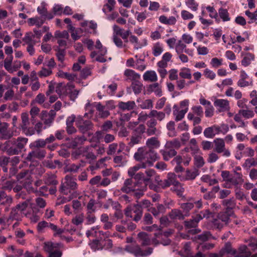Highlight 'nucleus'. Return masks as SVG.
I'll return each instance as SVG.
<instances>
[{
    "label": "nucleus",
    "mask_w": 257,
    "mask_h": 257,
    "mask_svg": "<svg viewBox=\"0 0 257 257\" xmlns=\"http://www.w3.org/2000/svg\"><path fill=\"white\" fill-rule=\"evenodd\" d=\"M181 146V142L178 139L167 141L164 148L160 150V153L162 155L164 161H168L177 155L176 150L179 149Z\"/></svg>",
    "instance_id": "1"
},
{
    "label": "nucleus",
    "mask_w": 257,
    "mask_h": 257,
    "mask_svg": "<svg viewBox=\"0 0 257 257\" xmlns=\"http://www.w3.org/2000/svg\"><path fill=\"white\" fill-rule=\"evenodd\" d=\"M124 250L133 254L136 257H145L150 255L153 252V249L148 247L145 250H143L139 245L131 244L126 245Z\"/></svg>",
    "instance_id": "2"
},
{
    "label": "nucleus",
    "mask_w": 257,
    "mask_h": 257,
    "mask_svg": "<svg viewBox=\"0 0 257 257\" xmlns=\"http://www.w3.org/2000/svg\"><path fill=\"white\" fill-rule=\"evenodd\" d=\"M124 214L126 216L133 218L134 221L138 222L141 220L142 217L143 210L139 204H134L126 208Z\"/></svg>",
    "instance_id": "3"
},
{
    "label": "nucleus",
    "mask_w": 257,
    "mask_h": 257,
    "mask_svg": "<svg viewBox=\"0 0 257 257\" xmlns=\"http://www.w3.org/2000/svg\"><path fill=\"white\" fill-rule=\"evenodd\" d=\"M77 188L76 179L67 175L65 177V181L62 183L60 188L61 193L67 195L70 193V190H74Z\"/></svg>",
    "instance_id": "4"
},
{
    "label": "nucleus",
    "mask_w": 257,
    "mask_h": 257,
    "mask_svg": "<svg viewBox=\"0 0 257 257\" xmlns=\"http://www.w3.org/2000/svg\"><path fill=\"white\" fill-rule=\"evenodd\" d=\"M76 125L79 131L82 134H85L92 130L93 124L90 120H85L83 116L79 115L76 117Z\"/></svg>",
    "instance_id": "5"
},
{
    "label": "nucleus",
    "mask_w": 257,
    "mask_h": 257,
    "mask_svg": "<svg viewBox=\"0 0 257 257\" xmlns=\"http://www.w3.org/2000/svg\"><path fill=\"white\" fill-rule=\"evenodd\" d=\"M31 149L32 151L28 154L25 158L26 162H33L36 159L42 160L45 157L46 151L44 149Z\"/></svg>",
    "instance_id": "6"
},
{
    "label": "nucleus",
    "mask_w": 257,
    "mask_h": 257,
    "mask_svg": "<svg viewBox=\"0 0 257 257\" xmlns=\"http://www.w3.org/2000/svg\"><path fill=\"white\" fill-rule=\"evenodd\" d=\"M8 123L0 121V140H9L14 136V132L8 129Z\"/></svg>",
    "instance_id": "7"
},
{
    "label": "nucleus",
    "mask_w": 257,
    "mask_h": 257,
    "mask_svg": "<svg viewBox=\"0 0 257 257\" xmlns=\"http://www.w3.org/2000/svg\"><path fill=\"white\" fill-rule=\"evenodd\" d=\"M161 184V188L166 189L171 185L173 187L179 185V182L177 180V176L174 173H169L167 176L166 179L163 180Z\"/></svg>",
    "instance_id": "8"
},
{
    "label": "nucleus",
    "mask_w": 257,
    "mask_h": 257,
    "mask_svg": "<svg viewBox=\"0 0 257 257\" xmlns=\"http://www.w3.org/2000/svg\"><path fill=\"white\" fill-rule=\"evenodd\" d=\"M139 185V182H135L133 181V178H128L124 181L123 186L120 190L125 193H129L133 191L136 190V187Z\"/></svg>",
    "instance_id": "9"
},
{
    "label": "nucleus",
    "mask_w": 257,
    "mask_h": 257,
    "mask_svg": "<svg viewBox=\"0 0 257 257\" xmlns=\"http://www.w3.org/2000/svg\"><path fill=\"white\" fill-rule=\"evenodd\" d=\"M28 142V139L24 137H18L17 139H13L4 143V145L9 146V144L16 145V147L21 151L25 148Z\"/></svg>",
    "instance_id": "10"
},
{
    "label": "nucleus",
    "mask_w": 257,
    "mask_h": 257,
    "mask_svg": "<svg viewBox=\"0 0 257 257\" xmlns=\"http://www.w3.org/2000/svg\"><path fill=\"white\" fill-rule=\"evenodd\" d=\"M97 111L98 116L100 118H105L110 115V112L107 110V106L102 105L100 102H95L92 104Z\"/></svg>",
    "instance_id": "11"
},
{
    "label": "nucleus",
    "mask_w": 257,
    "mask_h": 257,
    "mask_svg": "<svg viewBox=\"0 0 257 257\" xmlns=\"http://www.w3.org/2000/svg\"><path fill=\"white\" fill-rule=\"evenodd\" d=\"M199 175V171L198 169L194 168L192 169H187L185 171V177L181 178L179 175L178 177L180 178L181 181L193 180Z\"/></svg>",
    "instance_id": "12"
},
{
    "label": "nucleus",
    "mask_w": 257,
    "mask_h": 257,
    "mask_svg": "<svg viewBox=\"0 0 257 257\" xmlns=\"http://www.w3.org/2000/svg\"><path fill=\"white\" fill-rule=\"evenodd\" d=\"M124 78L125 81H131L132 82L139 80L141 76L139 74L136 73L134 70L127 69L124 72Z\"/></svg>",
    "instance_id": "13"
},
{
    "label": "nucleus",
    "mask_w": 257,
    "mask_h": 257,
    "mask_svg": "<svg viewBox=\"0 0 257 257\" xmlns=\"http://www.w3.org/2000/svg\"><path fill=\"white\" fill-rule=\"evenodd\" d=\"M155 237L152 239V243L155 245L162 244L167 245L170 243V240L162 233L155 234Z\"/></svg>",
    "instance_id": "14"
},
{
    "label": "nucleus",
    "mask_w": 257,
    "mask_h": 257,
    "mask_svg": "<svg viewBox=\"0 0 257 257\" xmlns=\"http://www.w3.org/2000/svg\"><path fill=\"white\" fill-rule=\"evenodd\" d=\"M214 106L218 108L220 112L229 110V101L226 99H216L214 102Z\"/></svg>",
    "instance_id": "15"
},
{
    "label": "nucleus",
    "mask_w": 257,
    "mask_h": 257,
    "mask_svg": "<svg viewBox=\"0 0 257 257\" xmlns=\"http://www.w3.org/2000/svg\"><path fill=\"white\" fill-rule=\"evenodd\" d=\"M218 131L219 126L213 125L206 128L204 131L203 134L205 138L212 139L216 135L218 134Z\"/></svg>",
    "instance_id": "16"
},
{
    "label": "nucleus",
    "mask_w": 257,
    "mask_h": 257,
    "mask_svg": "<svg viewBox=\"0 0 257 257\" xmlns=\"http://www.w3.org/2000/svg\"><path fill=\"white\" fill-rule=\"evenodd\" d=\"M160 159L158 154L153 149H149L147 150V155H146V160L148 161L149 166H152L153 162L156 161Z\"/></svg>",
    "instance_id": "17"
},
{
    "label": "nucleus",
    "mask_w": 257,
    "mask_h": 257,
    "mask_svg": "<svg viewBox=\"0 0 257 257\" xmlns=\"http://www.w3.org/2000/svg\"><path fill=\"white\" fill-rule=\"evenodd\" d=\"M147 155V150L146 147L139 148L137 151L135 153L134 159L139 162L145 160Z\"/></svg>",
    "instance_id": "18"
},
{
    "label": "nucleus",
    "mask_w": 257,
    "mask_h": 257,
    "mask_svg": "<svg viewBox=\"0 0 257 257\" xmlns=\"http://www.w3.org/2000/svg\"><path fill=\"white\" fill-rule=\"evenodd\" d=\"M233 215L232 211L225 210L219 212L217 215V218L224 224H227L230 220V217Z\"/></svg>",
    "instance_id": "19"
},
{
    "label": "nucleus",
    "mask_w": 257,
    "mask_h": 257,
    "mask_svg": "<svg viewBox=\"0 0 257 257\" xmlns=\"http://www.w3.org/2000/svg\"><path fill=\"white\" fill-rule=\"evenodd\" d=\"M188 110V108H185L184 109L179 110L177 105H174L173 106V114L175 116V120L178 121L182 119Z\"/></svg>",
    "instance_id": "20"
},
{
    "label": "nucleus",
    "mask_w": 257,
    "mask_h": 257,
    "mask_svg": "<svg viewBox=\"0 0 257 257\" xmlns=\"http://www.w3.org/2000/svg\"><path fill=\"white\" fill-rule=\"evenodd\" d=\"M146 145L149 149L154 150L160 147L161 143L157 138L153 137L147 140Z\"/></svg>",
    "instance_id": "21"
},
{
    "label": "nucleus",
    "mask_w": 257,
    "mask_h": 257,
    "mask_svg": "<svg viewBox=\"0 0 257 257\" xmlns=\"http://www.w3.org/2000/svg\"><path fill=\"white\" fill-rule=\"evenodd\" d=\"M213 142L215 145L214 151L217 153H222L225 148L224 140L223 139L217 138Z\"/></svg>",
    "instance_id": "22"
},
{
    "label": "nucleus",
    "mask_w": 257,
    "mask_h": 257,
    "mask_svg": "<svg viewBox=\"0 0 257 257\" xmlns=\"http://www.w3.org/2000/svg\"><path fill=\"white\" fill-rule=\"evenodd\" d=\"M63 245L60 242L53 243L52 242H45L44 243V249L45 251H50L57 248H63Z\"/></svg>",
    "instance_id": "23"
},
{
    "label": "nucleus",
    "mask_w": 257,
    "mask_h": 257,
    "mask_svg": "<svg viewBox=\"0 0 257 257\" xmlns=\"http://www.w3.org/2000/svg\"><path fill=\"white\" fill-rule=\"evenodd\" d=\"M150 115L151 118H154L159 121H163L166 116L165 113L163 111H158L156 109H152L150 111Z\"/></svg>",
    "instance_id": "24"
},
{
    "label": "nucleus",
    "mask_w": 257,
    "mask_h": 257,
    "mask_svg": "<svg viewBox=\"0 0 257 257\" xmlns=\"http://www.w3.org/2000/svg\"><path fill=\"white\" fill-rule=\"evenodd\" d=\"M118 106L122 110H131L133 109L136 106V103L134 101H128L124 102L120 101L119 102Z\"/></svg>",
    "instance_id": "25"
},
{
    "label": "nucleus",
    "mask_w": 257,
    "mask_h": 257,
    "mask_svg": "<svg viewBox=\"0 0 257 257\" xmlns=\"http://www.w3.org/2000/svg\"><path fill=\"white\" fill-rule=\"evenodd\" d=\"M138 239L139 242L142 246H146L150 244V239L148 234L145 232H140L138 234Z\"/></svg>",
    "instance_id": "26"
},
{
    "label": "nucleus",
    "mask_w": 257,
    "mask_h": 257,
    "mask_svg": "<svg viewBox=\"0 0 257 257\" xmlns=\"http://www.w3.org/2000/svg\"><path fill=\"white\" fill-rule=\"evenodd\" d=\"M143 79L145 81L155 82L158 79L156 73L154 71H147L143 75Z\"/></svg>",
    "instance_id": "27"
},
{
    "label": "nucleus",
    "mask_w": 257,
    "mask_h": 257,
    "mask_svg": "<svg viewBox=\"0 0 257 257\" xmlns=\"http://www.w3.org/2000/svg\"><path fill=\"white\" fill-rule=\"evenodd\" d=\"M169 216L171 219L173 220H183L185 217L182 212L177 209L172 210L169 213Z\"/></svg>",
    "instance_id": "28"
},
{
    "label": "nucleus",
    "mask_w": 257,
    "mask_h": 257,
    "mask_svg": "<svg viewBox=\"0 0 257 257\" xmlns=\"http://www.w3.org/2000/svg\"><path fill=\"white\" fill-rule=\"evenodd\" d=\"M244 182L241 173H236L235 175L230 178L229 183L234 186L241 184Z\"/></svg>",
    "instance_id": "29"
},
{
    "label": "nucleus",
    "mask_w": 257,
    "mask_h": 257,
    "mask_svg": "<svg viewBox=\"0 0 257 257\" xmlns=\"http://www.w3.org/2000/svg\"><path fill=\"white\" fill-rule=\"evenodd\" d=\"M46 142L43 139H38L29 145L30 149H43L46 146Z\"/></svg>",
    "instance_id": "30"
},
{
    "label": "nucleus",
    "mask_w": 257,
    "mask_h": 257,
    "mask_svg": "<svg viewBox=\"0 0 257 257\" xmlns=\"http://www.w3.org/2000/svg\"><path fill=\"white\" fill-rule=\"evenodd\" d=\"M22 212L18 209H16V207H15L12 208L9 219L11 220H19L22 216Z\"/></svg>",
    "instance_id": "31"
},
{
    "label": "nucleus",
    "mask_w": 257,
    "mask_h": 257,
    "mask_svg": "<svg viewBox=\"0 0 257 257\" xmlns=\"http://www.w3.org/2000/svg\"><path fill=\"white\" fill-rule=\"evenodd\" d=\"M163 51V46L161 43L157 42L154 44L152 48V53L154 56L158 57L160 56Z\"/></svg>",
    "instance_id": "32"
},
{
    "label": "nucleus",
    "mask_w": 257,
    "mask_h": 257,
    "mask_svg": "<svg viewBox=\"0 0 257 257\" xmlns=\"http://www.w3.org/2000/svg\"><path fill=\"white\" fill-rule=\"evenodd\" d=\"M222 204L226 207V210L230 211H231L236 206V203L233 198L223 200Z\"/></svg>",
    "instance_id": "33"
},
{
    "label": "nucleus",
    "mask_w": 257,
    "mask_h": 257,
    "mask_svg": "<svg viewBox=\"0 0 257 257\" xmlns=\"http://www.w3.org/2000/svg\"><path fill=\"white\" fill-rule=\"evenodd\" d=\"M35 35L32 32L27 33L23 38V41L27 45H36L37 41L34 40Z\"/></svg>",
    "instance_id": "34"
},
{
    "label": "nucleus",
    "mask_w": 257,
    "mask_h": 257,
    "mask_svg": "<svg viewBox=\"0 0 257 257\" xmlns=\"http://www.w3.org/2000/svg\"><path fill=\"white\" fill-rule=\"evenodd\" d=\"M136 190L132 192H134V196L139 199L143 196L144 192L147 190V184L141 186L139 185L137 187H136Z\"/></svg>",
    "instance_id": "35"
},
{
    "label": "nucleus",
    "mask_w": 257,
    "mask_h": 257,
    "mask_svg": "<svg viewBox=\"0 0 257 257\" xmlns=\"http://www.w3.org/2000/svg\"><path fill=\"white\" fill-rule=\"evenodd\" d=\"M132 87L134 93L136 94H138L142 92L143 85L139 80H137L132 83Z\"/></svg>",
    "instance_id": "36"
},
{
    "label": "nucleus",
    "mask_w": 257,
    "mask_h": 257,
    "mask_svg": "<svg viewBox=\"0 0 257 257\" xmlns=\"http://www.w3.org/2000/svg\"><path fill=\"white\" fill-rule=\"evenodd\" d=\"M45 183L48 185L55 186L58 184V181L56 179V176L53 174H47L45 176Z\"/></svg>",
    "instance_id": "37"
},
{
    "label": "nucleus",
    "mask_w": 257,
    "mask_h": 257,
    "mask_svg": "<svg viewBox=\"0 0 257 257\" xmlns=\"http://www.w3.org/2000/svg\"><path fill=\"white\" fill-rule=\"evenodd\" d=\"M200 220L197 215L189 220L184 221V225L187 228L196 227Z\"/></svg>",
    "instance_id": "38"
},
{
    "label": "nucleus",
    "mask_w": 257,
    "mask_h": 257,
    "mask_svg": "<svg viewBox=\"0 0 257 257\" xmlns=\"http://www.w3.org/2000/svg\"><path fill=\"white\" fill-rule=\"evenodd\" d=\"M44 165L47 168L54 169L57 167H61L62 166V163L58 160H55L54 161L48 160L44 162Z\"/></svg>",
    "instance_id": "39"
},
{
    "label": "nucleus",
    "mask_w": 257,
    "mask_h": 257,
    "mask_svg": "<svg viewBox=\"0 0 257 257\" xmlns=\"http://www.w3.org/2000/svg\"><path fill=\"white\" fill-rule=\"evenodd\" d=\"M186 45L184 44L182 42V41L179 40V41H178V42H177V43L176 45V47H175L176 52H177V54L183 53V52H185V53L188 54L189 53V49H186Z\"/></svg>",
    "instance_id": "40"
},
{
    "label": "nucleus",
    "mask_w": 257,
    "mask_h": 257,
    "mask_svg": "<svg viewBox=\"0 0 257 257\" xmlns=\"http://www.w3.org/2000/svg\"><path fill=\"white\" fill-rule=\"evenodd\" d=\"M210 235V232L205 231L201 234L195 236L194 240L198 242H204L208 239Z\"/></svg>",
    "instance_id": "41"
},
{
    "label": "nucleus",
    "mask_w": 257,
    "mask_h": 257,
    "mask_svg": "<svg viewBox=\"0 0 257 257\" xmlns=\"http://www.w3.org/2000/svg\"><path fill=\"white\" fill-rule=\"evenodd\" d=\"M32 199H27L22 202L19 203L15 207L16 209L19 210L21 212L23 213L28 207L29 204L31 203Z\"/></svg>",
    "instance_id": "42"
},
{
    "label": "nucleus",
    "mask_w": 257,
    "mask_h": 257,
    "mask_svg": "<svg viewBox=\"0 0 257 257\" xmlns=\"http://www.w3.org/2000/svg\"><path fill=\"white\" fill-rule=\"evenodd\" d=\"M194 207V204L191 202L184 203L181 204V208L183 209L185 216L189 215V212Z\"/></svg>",
    "instance_id": "43"
},
{
    "label": "nucleus",
    "mask_w": 257,
    "mask_h": 257,
    "mask_svg": "<svg viewBox=\"0 0 257 257\" xmlns=\"http://www.w3.org/2000/svg\"><path fill=\"white\" fill-rule=\"evenodd\" d=\"M238 113L246 119L253 117L254 114L252 110H249L248 108L240 109L238 111Z\"/></svg>",
    "instance_id": "44"
},
{
    "label": "nucleus",
    "mask_w": 257,
    "mask_h": 257,
    "mask_svg": "<svg viewBox=\"0 0 257 257\" xmlns=\"http://www.w3.org/2000/svg\"><path fill=\"white\" fill-rule=\"evenodd\" d=\"M139 105L142 109H149L153 108V103L151 99H146L140 100V104Z\"/></svg>",
    "instance_id": "45"
},
{
    "label": "nucleus",
    "mask_w": 257,
    "mask_h": 257,
    "mask_svg": "<svg viewBox=\"0 0 257 257\" xmlns=\"http://www.w3.org/2000/svg\"><path fill=\"white\" fill-rule=\"evenodd\" d=\"M55 50L57 52L56 55L58 60L61 62H63L66 54L65 49H61L59 47H57Z\"/></svg>",
    "instance_id": "46"
},
{
    "label": "nucleus",
    "mask_w": 257,
    "mask_h": 257,
    "mask_svg": "<svg viewBox=\"0 0 257 257\" xmlns=\"http://www.w3.org/2000/svg\"><path fill=\"white\" fill-rule=\"evenodd\" d=\"M40 111V108L35 106H33L31 109L30 113L31 115V120L32 124H34V123H35V118L39 114Z\"/></svg>",
    "instance_id": "47"
},
{
    "label": "nucleus",
    "mask_w": 257,
    "mask_h": 257,
    "mask_svg": "<svg viewBox=\"0 0 257 257\" xmlns=\"http://www.w3.org/2000/svg\"><path fill=\"white\" fill-rule=\"evenodd\" d=\"M44 23V20L41 19L39 17L31 18L28 19V23L33 26L36 25L38 27H40Z\"/></svg>",
    "instance_id": "48"
},
{
    "label": "nucleus",
    "mask_w": 257,
    "mask_h": 257,
    "mask_svg": "<svg viewBox=\"0 0 257 257\" xmlns=\"http://www.w3.org/2000/svg\"><path fill=\"white\" fill-rule=\"evenodd\" d=\"M4 149L6 151V153L10 156L18 155L21 152V151H20L17 147L14 148L10 147V144L9 146L5 145Z\"/></svg>",
    "instance_id": "49"
},
{
    "label": "nucleus",
    "mask_w": 257,
    "mask_h": 257,
    "mask_svg": "<svg viewBox=\"0 0 257 257\" xmlns=\"http://www.w3.org/2000/svg\"><path fill=\"white\" fill-rule=\"evenodd\" d=\"M22 123L20 125L21 129L28 126L30 124L29 114L27 112H23L21 114Z\"/></svg>",
    "instance_id": "50"
},
{
    "label": "nucleus",
    "mask_w": 257,
    "mask_h": 257,
    "mask_svg": "<svg viewBox=\"0 0 257 257\" xmlns=\"http://www.w3.org/2000/svg\"><path fill=\"white\" fill-rule=\"evenodd\" d=\"M149 88L152 91L154 92L156 95L161 96L162 95V90L158 83L150 85Z\"/></svg>",
    "instance_id": "51"
},
{
    "label": "nucleus",
    "mask_w": 257,
    "mask_h": 257,
    "mask_svg": "<svg viewBox=\"0 0 257 257\" xmlns=\"http://www.w3.org/2000/svg\"><path fill=\"white\" fill-rule=\"evenodd\" d=\"M180 76L183 79H190L192 77L190 69L187 68H183L179 73Z\"/></svg>",
    "instance_id": "52"
},
{
    "label": "nucleus",
    "mask_w": 257,
    "mask_h": 257,
    "mask_svg": "<svg viewBox=\"0 0 257 257\" xmlns=\"http://www.w3.org/2000/svg\"><path fill=\"white\" fill-rule=\"evenodd\" d=\"M218 14L220 18L224 21H228L230 20L229 17V14L228 11L226 9L223 8H220L218 10Z\"/></svg>",
    "instance_id": "53"
},
{
    "label": "nucleus",
    "mask_w": 257,
    "mask_h": 257,
    "mask_svg": "<svg viewBox=\"0 0 257 257\" xmlns=\"http://www.w3.org/2000/svg\"><path fill=\"white\" fill-rule=\"evenodd\" d=\"M156 171L154 169H147L145 171V174H146L147 176H145L144 179V183L145 184L147 185V183L149 182L151 180V177L155 176L156 175Z\"/></svg>",
    "instance_id": "54"
},
{
    "label": "nucleus",
    "mask_w": 257,
    "mask_h": 257,
    "mask_svg": "<svg viewBox=\"0 0 257 257\" xmlns=\"http://www.w3.org/2000/svg\"><path fill=\"white\" fill-rule=\"evenodd\" d=\"M89 245L91 248L94 251L99 249L101 250L103 248V245L97 239L93 240Z\"/></svg>",
    "instance_id": "55"
},
{
    "label": "nucleus",
    "mask_w": 257,
    "mask_h": 257,
    "mask_svg": "<svg viewBox=\"0 0 257 257\" xmlns=\"http://www.w3.org/2000/svg\"><path fill=\"white\" fill-rule=\"evenodd\" d=\"M142 139V137L132 134L130 142L128 143L129 146L130 147H133L135 145H137L140 143Z\"/></svg>",
    "instance_id": "56"
},
{
    "label": "nucleus",
    "mask_w": 257,
    "mask_h": 257,
    "mask_svg": "<svg viewBox=\"0 0 257 257\" xmlns=\"http://www.w3.org/2000/svg\"><path fill=\"white\" fill-rule=\"evenodd\" d=\"M253 59L254 56L252 54L250 53L247 54L242 60L241 64L244 66H247Z\"/></svg>",
    "instance_id": "57"
},
{
    "label": "nucleus",
    "mask_w": 257,
    "mask_h": 257,
    "mask_svg": "<svg viewBox=\"0 0 257 257\" xmlns=\"http://www.w3.org/2000/svg\"><path fill=\"white\" fill-rule=\"evenodd\" d=\"M146 126L144 124H140L138 127H137L134 130L133 132V134H135L136 135L142 137L143 134L146 131Z\"/></svg>",
    "instance_id": "58"
},
{
    "label": "nucleus",
    "mask_w": 257,
    "mask_h": 257,
    "mask_svg": "<svg viewBox=\"0 0 257 257\" xmlns=\"http://www.w3.org/2000/svg\"><path fill=\"white\" fill-rule=\"evenodd\" d=\"M84 216L83 213L76 215L72 219V222L76 225H79L82 223L84 221Z\"/></svg>",
    "instance_id": "59"
},
{
    "label": "nucleus",
    "mask_w": 257,
    "mask_h": 257,
    "mask_svg": "<svg viewBox=\"0 0 257 257\" xmlns=\"http://www.w3.org/2000/svg\"><path fill=\"white\" fill-rule=\"evenodd\" d=\"M143 224L151 225L153 223V218L152 215L149 213H145L143 218Z\"/></svg>",
    "instance_id": "60"
},
{
    "label": "nucleus",
    "mask_w": 257,
    "mask_h": 257,
    "mask_svg": "<svg viewBox=\"0 0 257 257\" xmlns=\"http://www.w3.org/2000/svg\"><path fill=\"white\" fill-rule=\"evenodd\" d=\"M167 128L171 132L168 134L170 137H173L176 136V133L175 132V122L174 121H169L167 124Z\"/></svg>",
    "instance_id": "61"
},
{
    "label": "nucleus",
    "mask_w": 257,
    "mask_h": 257,
    "mask_svg": "<svg viewBox=\"0 0 257 257\" xmlns=\"http://www.w3.org/2000/svg\"><path fill=\"white\" fill-rule=\"evenodd\" d=\"M13 60V56H8L4 61V67L7 71L11 70L12 63Z\"/></svg>",
    "instance_id": "62"
},
{
    "label": "nucleus",
    "mask_w": 257,
    "mask_h": 257,
    "mask_svg": "<svg viewBox=\"0 0 257 257\" xmlns=\"http://www.w3.org/2000/svg\"><path fill=\"white\" fill-rule=\"evenodd\" d=\"M194 160L195 165L198 168L202 167L205 164L203 157L200 155H195Z\"/></svg>",
    "instance_id": "63"
},
{
    "label": "nucleus",
    "mask_w": 257,
    "mask_h": 257,
    "mask_svg": "<svg viewBox=\"0 0 257 257\" xmlns=\"http://www.w3.org/2000/svg\"><path fill=\"white\" fill-rule=\"evenodd\" d=\"M211 214V212L208 209H206L201 211L200 213L197 214L196 215L197 216L198 219L200 221L204 218H209Z\"/></svg>",
    "instance_id": "64"
}]
</instances>
